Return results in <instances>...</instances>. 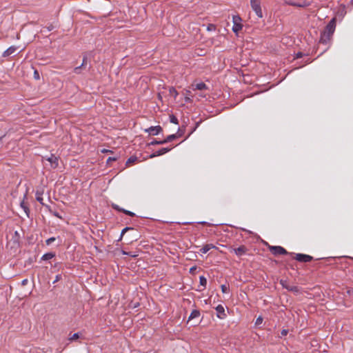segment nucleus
Segmentation results:
<instances>
[{"label":"nucleus","mask_w":353,"mask_h":353,"mask_svg":"<svg viewBox=\"0 0 353 353\" xmlns=\"http://www.w3.org/2000/svg\"><path fill=\"white\" fill-rule=\"evenodd\" d=\"M27 283H28V279H23V280L21 281V284H22V285H26Z\"/></svg>","instance_id":"obj_42"},{"label":"nucleus","mask_w":353,"mask_h":353,"mask_svg":"<svg viewBox=\"0 0 353 353\" xmlns=\"http://www.w3.org/2000/svg\"><path fill=\"white\" fill-rule=\"evenodd\" d=\"M169 92H170V94L172 97H174V99L176 98L177 95H178V92L177 91L175 90V88H170V90H169Z\"/></svg>","instance_id":"obj_28"},{"label":"nucleus","mask_w":353,"mask_h":353,"mask_svg":"<svg viewBox=\"0 0 353 353\" xmlns=\"http://www.w3.org/2000/svg\"><path fill=\"white\" fill-rule=\"evenodd\" d=\"M112 161V159H110V157H109L107 160H106V162L107 163H108L109 162Z\"/></svg>","instance_id":"obj_47"},{"label":"nucleus","mask_w":353,"mask_h":353,"mask_svg":"<svg viewBox=\"0 0 353 353\" xmlns=\"http://www.w3.org/2000/svg\"><path fill=\"white\" fill-rule=\"evenodd\" d=\"M193 86H194V90H203L207 89V85L203 82L198 83L195 85H193Z\"/></svg>","instance_id":"obj_20"},{"label":"nucleus","mask_w":353,"mask_h":353,"mask_svg":"<svg viewBox=\"0 0 353 353\" xmlns=\"http://www.w3.org/2000/svg\"><path fill=\"white\" fill-rule=\"evenodd\" d=\"M165 144L164 140L157 141L154 139L152 141L148 143V145H163Z\"/></svg>","instance_id":"obj_25"},{"label":"nucleus","mask_w":353,"mask_h":353,"mask_svg":"<svg viewBox=\"0 0 353 353\" xmlns=\"http://www.w3.org/2000/svg\"><path fill=\"white\" fill-rule=\"evenodd\" d=\"M34 77L36 79H39V72L37 70H35L34 72Z\"/></svg>","instance_id":"obj_41"},{"label":"nucleus","mask_w":353,"mask_h":353,"mask_svg":"<svg viewBox=\"0 0 353 353\" xmlns=\"http://www.w3.org/2000/svg\"><path fill=\"white\" fill-rule=\"evenodd\" d=\"M112 208L115 209V210H117L120 212H123L124 214L130 216H135V214L131 211H129V210H124V209H122V208H120L116 204H114V203H112Z\"/></svg>","instance_id":"obj_13"},{"label":"nucleus","mask_w":353,"mask_h":353,"mask_svg":"<svg viewBox=\"0 0 353 353\" xmlns=\"http://www.w3.org/2000/svg\"><path fill=\"white\" fill-rule=\"evenodd\" d=\"M330 22H331V23L335 22V18L332 19Z\"/></svg>","instance_id":"obj_51"},{"label":"nucleus","mask_w":353,"mask_h":353,"mask_svg":"<svg viewBox=\"0 0 353 353\" xmlns=\"http://www.w3.org/2000/svg\"><path fill=\"white\" fill-rule=\"evenodd\" d=\"M137 161H138V158L136 157V156H131L130 157H129L128 159V160L125 161V165L123 166L120 171L121 170H123V169H125L126 167H128V166H130L131 165L134 164V163H136Z\"/></svg>","instance_id":"obj_12"},{"label":"nucleus","mask_w":353,"mask_h":353,"mask_svg":"<svg viewBox=\"0 0 353 353\" xmlns=\"http://www.w3.org/2000/svg\"><path fill=\"white\" fill-rule=\"evenodd\" d=\"M285 3L297 8H306L310 5V2L306 0H289L285 1Z\"/></svg>","instance_id":"obj_3"},{"label":"nucleus","mask_w":353,"mask_h":353,"mask_svg":"<svg viewBox=\"0 0 353 353\" xmlns=\"http://www.w3.org/2000/svg\"><path fill=\"white\" fill-rule=\"evenodd\" d=\"M109 152V150H102V152Z\"/></svg>","instance_id":"obj_52"},{"label":"nucleus","mask_w":353,"mask_h":353,"mask_svg":"<svg viewBox=\"0 0 353 353\" xmlns=\"http://www.w3.org/2000/svg\"><path fill=\"white\" fill-rule=\"evenodd\" d=\"M243 28V23H233L232 29L236 35H238V32L241 30Z\"/></svg>","instance_id":"obj_18"},{"label":"nucleus","mask_w":353,"mask_h":353,"mask_svg":"<svg viewBox=\"0 0 353 353\" xmlns=\"http://www.w3.org/2000/svg\"><path fill=\"white\" fill-rule=\"evenodd\" d=\"M88 65V60H87V57L86 56H84L83 57V62L81 63V65L80 66H78V67H76L74 69V72L77 74H79L81 72H80V70L81 68H85L86 66Z\"/></svg>","instance_id":"obj_15"},{"label":"nucleus","mask_w":353,"mask_h":353,"mask_svg":"<svg viewBox=\"0 0 353 353\" xmlns=\"http://www.w3.org/2000/svg\"><path fill=\"white\" fill-rule=\"evenodd\" d=\"M196 270V267H192L190 269V273H193L194 271Z\"/></svg>","instance_id":"obj_43"},{"label":"nucleus","mask_w":353,"mask_h":353,"mask_svg":"<svg viewBox=\"0 0 353 353\" xmlns=\"http://www.w3.org/2000/svg\"><path fill=\"white\" fill-rule=\"evenodd\" d=\"M176 139H177V138H176V136L175 135V134H172L168 135L163 140H164V142H165V144L167 143L172 141L173 140H174Z\"/></svg>","instance_id":"obj_23"},{"label":"nucleus","mask_w":353,"mask_h":353,"mask_svg":"<svg viewBox=\"0 0 353 353\" xmlns=\"http://www.w3.org/2000/svg\"><path fill=\"white\" fill-rule=\"evenodd\" d=\"M216 311V316L220 319H223L226 317L224 307L222 305H219L215 307Z\"/></svg>","instance_id":"obj_11"},{"label":"nucleus","mask_w":353,"mask_h":353,"mask_svg":"<svg viewBox=\"0 0 353 353\" xmlns=\"http://www.w3.org/2000/svg\"><path fill=\"white\" fill-rule=\"evenodd\" d=\"M241 18L239 16H233V22H239Z\"/></svg>","instance_id":"obj_39"},{"label":"nucleus","mask_w":353,"mask_h":353,"mask_svg":"<svg viewBox=\"0 0 353 353\" xmlns=\"http://www.w3.org/2000/svg\"><path fill=\"white\" fill-rule=\"evenodd\" d=\"M329 48V46L325 48L321 53V55L323 54L325 51H327V50Z\"/></svg>","instance_id":"obj_49"},{"label":"nucleus","mask_w":353,"mask_h":353,"mask_svg":"<svg viewBox=\"0 0 353 353\" xmlns=\"http://www.w3.org/2000/svg\"><path fill=\"white\" fill-rule=\"evenodd\" d=\"M123 254H128V253H126L125 252H123Z\"/></svg>","instance_id":"obj_53"},{"label":"nucleus","mask_w":353,"mask_h":353,"mask_svg":"<svg viewBox=\"0 0 353 353\" xmlns=\"http://www.w3.org/2000/svg\"><path fill=\"white\" fill-rule=\"evenodd\" d=\"M55 256V253L54 252H48L43 254L41 257V260L43 261H47L52 259Z\"/></svg>","instance_id":"obj_21"},{"label":"nucleus","mask_w":353,"mask_h":353,"mask_svg":"<svg viewBox=\"0 0 353 353\" xmlns=\"http://www.w3.org/2000/svg\"><path fill=\"white\" fill-rule=\"evenodd\" d=\"M200 312L197 310H194L192 311L190 315L189 316L188 320L190 321L195 318H199L200 316Z\"/></svg>","instance_id":"obj_19"},{"label":"nucleus","mask_w":353,"mask_h":353,"mask_svg":"<svg viewBox=\"0 0 353 353\" xmlns=\"http://www.w3.org/2000/svg\"><path fill=\"white\" fill-rule=\"evenodd\" d=\"M17 51V48L15 46H10L6 50H5L3 53V57H9L11 54H14Z\"/></svg>","instance_id":"obj_16"},{"label":"nucleus","mask_w":353,"mask_h":353,"mask_svg":"<svg viewBox=\"0 0 353 353\" xmlns=\"http://www.w3.org/2000/svg\"><path fill=\"white\" fill-rule=\"evenodd\" d=\"M199 223H200V224H203V225L208 224V223H207V222H205V221H201V222H199Z\"/></svg>","instance_id":"obj_48"},{"label":"nucleus","mask_w":353,"mask_h":353,"mask_svg":"<svg viewBox=\"0 0 353 353\" xmlns=\"http://www.w3.org/2000/svg\"><path fill=\"white\" fill-rule=\"evenodd\" d=\"M280 284L282 287L290 292H293L298 293L299 292V288L296 285H290L286 280L281 279L280 281Z\"/></svg>","instance_id":"obj_6"},{"label":"nucleus","mask_w":353,"mask_h":353,"mask_svg":"<svg viewBox=\"0 0 353 353\" xmlns=\"http://www.w3.org/2000/svg\"><path fill=\"white\" fill-rule=\"evenodd\" d=\"M203 26H206V29L208 31L214 30L216 29V26L214 23H207V25L203 23Z\"/></svg>","instance_id":"obj_24"},{"label":"nucleus","mask_w":353,"mask_h":353,"mask_svg":"<svg viewBox=\"0 0 353 353\" xmlns=\"http://www.w3.org/2000/svg\"><path fill=\"white\" fill-rule=\"evenodd\" d=\"M294 259L299 262L307 263L312 261L313 257L308 254L299 253L295 254Z\"/></svg>","instance_id":"obj_5"},{"label":"nucleus","mask_w":353,"mask_h":353,"mask_svg":"<svg viewBox=\"0 0 353 353\" xmlns=\"http://www.w3.org/2000/svg\"><path fill=\"white\" fill-rule=\"evenodd\" d=\"M213 248H216V247L215 245H214L213 244H206L205 245L201 250H200V252L202 253V254H205L207 253L210 249H213Z\"/></svg>","instance_id":"obj_17"},{"label":"nucleus","mask_w":353,"mask_h":353,"mask_svg":"<svg viewBox=\"0 0 353 353\" xmlns=\"http://www.w3.org/2000/svg\"><path fill=\"white\" fill-rule=\"evenodd\" d=\"M79 338V333H74L72 336H70L68 339L70 341H72L78 339Z\"/></svg>","instance_id":"obj_31"},{"label":"nucleus","mask_w":353,"mask_h":353,"mask_svg":"<svg viewBox=\"0 0 353 353\" xmlns=\"http://www.w3.org/2000/svg\"><path fill=\"white\" fill-rule=\"evenodd\" d=\"M134 229L132 228H130V227H125V228H123L122 230H121V234H120V236L118 239V241L121 240L123 235L128 231V230H133Z\"/></svg>","instance_id":"obj_27"},{"label":"nucleus","mask_w":353,"mask_h":353,"mask_svg":"<svg viewBox=\"0 0 353 353\" xmlns=\"http://www.w3.org/2000/svg\"><path fill=\"white\" fill-rule=\"evenodd\" d=\"M43 160L48 161L52 168H57L59 165V158L54 154H51L50 157H43Z\"/></svg>","instance_id":"obj_4"},{"label":"nucleus","mask_w":353,"mask_h":353,"mask_svg":"<svg viewBox=\"0 0 353 353\" xmlns=\"http://www.w3.org/2000/svg\"><path fill=\"white\" fill-rule=\"evenodd\" d=\"M170 121L174 124L179 123L178 119L174 114L170 115Z\"/></svg>","instance_id":"obj_29"},{"label":"nucleus","mask_w":353,"mask_h":353,"mask_svg":"<svg viewBox=\"0 0 353 353\" xmlns=\"http://www.w3.org/2000/svg\"><path fill=\"white\" fill-rule=\"evenodd\" d=\"M304 54L301 52H299L295 54V59H300L303 57Z\"/></svg>","instance_id":"obj_37"},{"label":"nucleus","mask_w":353,"mask_h":353,"mask_svg":"<svg viewBox=\"0 0 353 353\" xmlns=\"http://www.w3.org/2000/svg\"><path fill=\"white\" fill-rule=\"evenodd\" d=\"M269 250L271 253L274 255H279V254H290L292 255L294 253L288 252L285 248L281 246H270Z\"/></svg>","instance_id":"obj_2"},{"label":"nucleus","mask_w":353,"mask_h":353,"mask_svg":"<svg viewBox=\"0 0 353 353\" xmlns=\"http://www.w3.org/2000/svg\"><path fill=\"white\" fill-rule=\"evenodd\" d=\"M43 192L37 191L36 192V199L39 201L41 205H44L43 203Z\"/></svg>","instance_id":"obj_22"},{"label":"nucleus","mask_w":353,"mask_h":353,"mask_svg":"<svg viewBox=\"0 0 353 353\" xmlns=\"http://www.w3.org/2000/svg\"><path fill=\"white\" fill-rule=\"evenodd\" d=\"M56 240L55 237H50L46 241V245H49Z\"/></svg>","instance_id":"obj_32"},{"label":"nucleus","mask_w":353,"mask_h":353,"mask_svg":"<svg viewBox=\"0 0 353 353\" xmlns=\"http://www.w3.org/2000/svg\"><path fill=\"white\" fill-rule=\"evenodd\" d=\"M186 93H187V95L185 97V102H190L192 100L190 98V97L188 96L190 94V91L187 90Z\"/></svg>","instance_id":"obj_36"},{"label":"nucleus","mask_w":353,"mask_h":353,"mask_svg":"<svg viewBox=\"0 0 353 353\" xmlns=\"http://www.w3.org/2000/svg\"><path fill=\"white\" fill-rule=\"evenodd\" d=\"M21 207L24 210L26 214L27 215H28L29 208H28V207L27 206V205L26 204V203L24 201H22L21 203Z\"/></svg>","instance_id":"obj_30"},{"label":"nucleus","mask_w":353,"mask_h":353,"mask_svg":"<svg viewBox=\"0 0 353 353\" xmlns=\"http://www.w3.org/2000/svg\"><path fill=\"white\" fill-rule=\"evenodd\" d=\"M183 134V130H182L181 128H179L178 129L177 132L175 134V135L176 136V138L181 137Z\"/></svg>","instance_id":"obj_33"},{"label":"nucleus","mask_w":353,"mask_h":353,"mask_svg":"<svg viewBox=\"0 0 353 353\" xmlns=\"http://www.w3.org/2000/svg\"><path fill=\"white\" fill-rule=\"evenodd\" d=\"M335 28L336 23H327L325 29L321 32L319 43L325 45L329 44L332 40Z\"/></svg>","instance_id":"obj_1"},{"label":"nucleus","mask_w":353,"mask_h":353,"mask_svg":"<svg viewBox=\"0 0 353 353\" xmlns=\"http://www.w3.org/2000/svg\"><path fill=\"white\" fill-rule=\"evenodd\" d=\"M172 148H162L160 150L156 151L155 152L152 153L150 155V158H154L156 157L161 156L168 152H170L172 150Z\"/></svg>","instance_id":"obj_10"},{"label":"nucleus","mask_w":353,"mask_h":353,"mask_svg":"<svg viewBox=\"0 0 353 353\" xmlns=\"http://www.w3.org/2000/svg\"><path fill=\"white\" fill-rule=\"evenodd\" d=\"M54 28L52 25L51 24L50 26L47 27L48 31H50Z\"/></svg>","instance_id":"obj_44"},{"label":"nucleus","mask_w":353,"mask_h":353,"mask_svg":"<svg viewBox=\"0 0 353 353\" xmlns=\"http://www.w3.org/2000/svg\"><path fill=\"white\" fill-rule=\"evenodd\" d=\"M112 161V159H110V157H109L107 160H106V162L107 163H108L109 162Z\"/></svg>","instance_id":"obj_46"},{"label":"nucleus","mask_w":353,"mask_h":353,"mask_svg":"<svg viewBox=\"0 0 353 353\" xmlns=\"http://www.w3.org/2000/svg\"><path fill=\"white\" fill-rule=\"evenodd\" d=\"M54 215L55 216L60 217V216H59V214H58L57 212H54Z\"/></svg>","instance_id":"obj_50"},{"label":"nucleus","mask_w":353,"mask_h":353,"mask_svg":"<svg viewBox=\"0 0 353 353\" xmlns=\"http://www.w3.org/2000/svg\"><path fill=\"white\" fill-rule=\"evenodd\" d=\"M288 330H285V329L282 330L281 332V337L286 336L288 334Z\"/></svg>","instance_id":"obj_38"},{"label":"nucleus","mask_w":353,"mask_h":353,"mask_svg":"<svg viewBox=\"0 0 353 353\" xmlns=\"http://www.w3.org/2000/svg\"><path fill=\"white\" fill-rule=\"evenodd\" d=\"M121 152L124 153L123 150L115 149V151L112 150V162L116 161L119 159V156Z\"/></svg>","instance_id":"obj_14"},{"label":"nucleus","mask_w":353,"mask_h":353,"mask_svg":"<svg viewBox=\"0 0 353 353\" xmlns=\"http://www.w3.org/2000/svg\"><path fill=\"white\" fill-rule=\"evenodd\" d=\"M311 62H312V61H311L310 59H307L305 61V64H304V65L308 64V63H311Z\"/></svg>","instance_id":"obj_45"},{"label":"nucleus","mask_w":353,"mask_h":353,"mask_svg":"<svg viewBox=\"0 0 353 353\" xmlns=\"http://www.w3.org/2000/svg\"><path fill=\"white\" fill-rule=\"evenodd\" d=\"M199 282H200L201 285L205 288V286L207 285V279L204 276H201L199 277Z\"/></svg>","instance_id":"obj_26"},{"label":"nucleus","mask_w":353,"mask_h":353,"mask_svg":"<svg viewBox=\"0 0 353 353\" xmlns=\"http://www.w3.org/2000/svg\"><path fill=\"white\" fill-rule=\"evenodd\" d=\"M232 251H233L236 256L240 257L245 255L248 251V249L245 245H241L237 248H232Z\"/></svg>","instance_id":"obj_9"},{"label":"nucleus","mask_w":353,"mask_h":353,"mask_svg":"<svg viewBox=\"0 0 353 353\" xmlns=\"http://www.w3.org/2000/svg\"><path fill=\"white\" fill-rule=\"evenodd\" d=\"M262 322H263V318H262V316H259L256 319V322H255V325H261L262 323Z\"/></svg>","instance_id":"obj_35"},{"label":"nucleus","mask_w":353,"mask_h":353,"mask_svg":"<svg viewBox=\"0 0 353 353\" xmlns=\"http://www.w3.org/2000/svg\"><path fill=\"white\" fill-rule=\"evenodd\" d=\"M61 279V276L60 274H58L56 276L55 280L53 281V283H57Z\"/></svg>","instance_id":"obj_40"},{"label":"nucleus","mask_w":353,"mask_h":353,"mask_svg":"<svg viewBox=\"0 0 353 353\" xmlns=\"http://www.w3.org/2000/svg\"><path fill=\"white\" fill-rule=\"evenodd\" d=\"M221 291L223 293H228L229 291V288L227 287L225 285H221Z\"/></svg>","instance_id":"obj_34"},{"label":"nucleus","mask_w":353,"mask_h":353,"mask_svg":"<svg viewBox=\"0 0 353 353\" xmlns=\"http://www.w3.org/2000/svg\"><path fill=\"white\" fill-rule=\"evenodd\" d=\"M144 131L150 135L155 136L159 134L163 131V128L160 125L151 126L145 129Z\"/></svg>","instance_id":"obj_8"},{"label":"nucleus","mask_w":353,"mask_h":353,"mask_svg":"<svg viewBox=\"0 0 353 353\" xmlns=\"http://www.w3.org/2000/svg\"><path fill=\"white\" fill-rule=\"evenodd\" d=\"M251 6L256 14L259 17H262V11L260 6V3L258 0H250Z\"/></svg>","instance_id":"obj_7"}]
</instances>
